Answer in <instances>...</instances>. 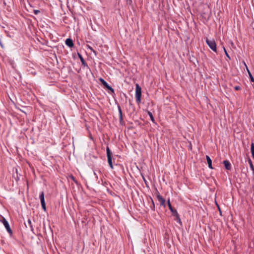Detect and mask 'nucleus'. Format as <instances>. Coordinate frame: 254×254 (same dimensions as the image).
<instances>
[{
	"label": "nucleus",
	"mask_w": 254,
	"mask_h": 254,
	"mask_svg": "<svg viewBox=\"0 0 254 254\" xmlns=\"http://www.w3.org/2000/svg\"><path fill=\"white\" fill-rule=\"evenodd\" d=\"M223 164L227 170H230L231 169V165L229 161L224 160L223 161Z\"/></svg>",
	"instance_id": "8"
},
{
	"label": "nucleus",
	"mask_w": 254,
	"mask_h": 254,
	"mask_svg": "<svg viewBox=\"0 0 254 254\" xmlns=\"http://www.w3.org/2000/svg\"><path fill=\"white\" fill-rule=\"evenodd\" d=\"M65 44L70 48L72 47L74 45L72 40L70 38L66 39Z\"/></svg>",
	"instance_id": "9"
},
{
	"label": "nucleus",
	"mask_w": 254,
	"mask_h": 254,
	"mask_svg": "<svg viewBox=\"0 0 254 254\" xmlns=\"http://www.w3.org/2000/svg\"><path fill=\"white\" fill-rule=\"evenodd\" d=\"M126 2L127 4L130 5L132 3L131 0H126Z\"/></svg>",
	"instance_id": "24"
},
{
	"label": "nucleus",
	"mask_w": 254,
	"mask_h": 254,
	"mask_svg": "<svg viewBox=\"0 0 254 254\" xmlns=\"http://www.w3.org/2000/svg\"><path fill=\"white\" fill-rule=\"evenodd\" d=\"M40 10H38V9H35V10H34V11H33L34 13L35 14H36V15H37V14H38V13H40Z\"/></svg>",
	"instance_id": "23"
},
{
	"label": "nucleus",
	"mask_w": 254,
	"mask_h": 254,
	"mask_svg": "<svg viewBox=\"0 0 254 254\" xmlns=\"http://www.w3.org/2000/svg\"><path fill=\"white\" fill-rule=\"evenodd\" d=\"M167 203H168V207H169V209L170 210V211L172 212L173 215L174 216H178V212L176 209H174L172 207V206L171 204V203H170V199H168Z\"/></svg>",
	"instance_id": "7"
},
{
	"label": "nucleus",
	"mask_w": 254,
	"mask_h": 254,
	"mask_svg": "<svg viewBox=\"0 0 254 254\" xmlns=\"http://www.w3.org/2000/svg\"><path fill=\"white\" fill-rule=\"evenodd\" d=\"M206 42L209 48L214 52H217L216 44L214 40L206 39Z\"/></svg>",
	"instance_id": "2"
},
{
	"label": "nucleus",
	"mask_w": 254,
	"mask_h": 254,
	"mask_svg": "<svg viewBox=\"0 0 254 254\" xmlns=\"http://www.w3.org/2000/svg\"><path fill=\"white\" fill-rule=\"evenodd\" d=\"M79 57H80V59L81 62L82 63V64L84 66H87V64L84 61V60L83 58H82V57L81 55H79Z\"/></svg>",
	"instance_id": "16"
},
{
	"label": "nucleus",
	"mask_w": 254,
	"mask_h": 254,
	"mask_svg": "<svg viewBox=\"0 0 254 254\" xmlns=\"http://www.w3.org/2000/svg\"><path fill=\"white\" fill-rule=\"evenodd\" d=\"M175 217H176V220L177 221V222L181 224H182V222H181V220L180 219V218L179 214L178 213V216H175Z\"/></svg>",
	"instance_id": "19"
},
{
	"label": "nucleus",
	"mask_w": 254,
	"mask_h": 254,
	"mask_svg": "<svg viewBox=\"0 0 254 254\" xmlns=\"http://www.w3.org/2000/svg\"><path fill=\"white\" fill-rule=\"evenodd\" d=\"M100 81L106 88L111 91L112 93H114V89L111 86H110L104 79L100 78Z\"/></svg>",
	"instance_id": "4"
},
{
	"label": "nucleus",
	"mask_w": 254,
	"mask_h": 254,
	"mask_svg": "<svg viewBox=\"0 0 254 254\" xmlns=\"http://www.w3.org/2000/svg\"><path fill=\"white\" fill-rule=\"evenodd\" d=\"M106 152H107V158L112 157V153H111L109 147H107Z\"/></svg>",
	"instance_id": "13"
},
{
	"label": "nucleus",
	"mask_w": 254,
	"mask_h": 254,
	"mask_svg": "<svg viewBox=\"0 0 254 254\" xmlns=\"http://www.w3.org/2000/svg\"><path fill=\"white\" fill-rule=\"evenodd\" d=\"M234 88L236 90H239V89H241V87L239 86H236L234 87Z\"/></svg>",
	"instance_id": "25"
},
{
	"label": "nucleus",
	"mask_w": 254,
	"mask_h": 254,
	"mask_svg": "<svg viewBox=\"0 0 254 254\" xmlns=\"http://www.w3.org/2000/svg\"><path fill=\"white\" fill-rule=\"evenodd\" d=\"M147 113H148V115H149L150 118V120L153 122H154V118L153 117V116L152 115V114L150 112V111H148L147 112Z\"/></svg>",
	"instance_id": "15"
},
{
	"label": "nucleus",
	"mask_w": 254,
	"mask_h": 254,
	"mask_svg": "<svg viewBox=\"0 0 254 254\" xmlns=\"http://www.w3.org/2000/svg\"><path fill=\"white\" fill-rule=\"evenodd\" d=\"M206 160L208 163V167L210 169H213L212 166V160L209 156L208 155L206 156Z\"/></svg>",
	"instance_id": "11"
},
{
	"label": "nucleus",
	"mask_w": 254,
	"mask_h": 254,
	"mask_svg": "<svg viewBox=\"0 0 254 254\" xmlns=\"http://www.w3.org/2000/svg\"><path fill=\"white\" fill-rule=\"evenodd\" d=\"M39 198L41 201V203L42 205V209L46 211V204L45 202V199H44V193L43 191H42L40 193Z\"/></svg>",
	"instance_id": "3"
},
{
	"label": "nucleus",
	"mask_w": 254,
	"mask_h": 254,
	"mask_svg": "<svg viewBox=\"0 0 254 254\" xmlns=\"http://www.w3.org/2000/svg\"><path fill=\"white\" fill-rule=\"evenodd\" d=\"M107 158H108V162L109 163V166H110V167L112 169H113L112 157Z\"/></svg>",
	"instance_id": "14"
},
{
	"label": "nucleus",
	"mask_w": 254,
	"mask_h": 254,
	"mask_svg": "<svg viewBox=\"0 0 254 254\" xmlns=\"http://www.w3.org/2000/svg\"><path fill=\"white\" fill-rule=\"evenodd\" d=\"M244 65H245L246 67V69H247V70L248 72V74H249V75L250 76V80L251 82H254V78L253 77V75H252L251 72L250 71L246 63L245 62H244Z\"/></svg>",
	"instance_id": "10"
},
{
	"label": "nucleus",
	"mask_w": 254,
	"mask_h": 254,
	"mask_svg": "<svg viewBox=\"0 0 254 254\" xmlns=\"http://www.w3.org/2000/svg\"><path fill=\"white\" fill-rule=\"evenodd\" d=\"M151 201L152 202V205L150 206V208L152 209V210L154 211L155 210V204L154 202V201L152 198H150Z\"/></svg>",
	"instance_id": "17"
},
{
	"label": "nucleus",
	"mask_w": 254,
	"mask_h": 254,
	"mask_svg": "<svg viewBox=\"0 0 254 254\" xmlns=\"http://www.w3.org/2000/svg\"><path fill=\"white\" fill-rule=\"evenodd\" d=\"M118 110H119V112L120 120L121 122L123 120V115H122V111L121 108L120 106H118Z\"/></svg>",
	"instance_id": "12"
},
{
	"label": "nucleus",
	"mask_w": 254,
	"mask_h": 254,
	"mask_svg": "<svg viewBox=\"0 0 254 254\" xmlns=\"http://www.w3.org/2000/svg\"><path fill=\"white\" fill-rule=\"evenodd\" d=\"M2 223H3V225L4 226L5 229L7 231V232L10 234H11L12 233V232L10 228L9 225L7 221L5 218H3V220H2Z\"/></svg>",
	"instance_id": "6"
},
{
	"label": "nucleus",
	"mask_w": 254,
	"mask_h": 254,
	"mask_svg": "<svg viewBox=\"0 0 254 254\" xmlns=\"http://www.w3.org/2000/svg\"><path fill=\"white\" fill-rule=\"evenodd\" d=\"M251 150L252 154L254 153V143L252 142L251 145Z\"/></svg>",
	"instance_id": "18"
},
{
	"label": "nucleus",
	"mask_w": 254,
	"mask_h": 254,
	"mask_svg": "<svg viewBox=\"0 0 254 254\" xmlns=\"http://www.w3.org/2000/svg\"><path fill=\"white\" fill-rule=\"evenodd\" d=\"M27 222H28V224H29V226L30 227V228H32V222H31V221L30 219H29L27 221Z\"/></svg>",
	"instance_id": "22"
},
{
	"label": "nucleus",
	"mask_w": 254,
	"mask_h": 254,
	"mask_svg": "<svg viewBox=\"0 0 254 254\" xmlns=\"http://www.w3.org/2000/svg\"><path fill=\"white\" fill-rule=\"evenodd\" d=\"M71 179H72L74 182H76V181H75V178H74V177L73 176H71Z\"/></svg>",
	"instance_id": "26"
},
{
	"label": "nucleus",
	"mask_w": 254,
	"mask_h": 254,
	"mask_svg": "<svg viewBox=\"0 0 254 254\" xmlns=\"http://www.w3.org/2000/svg\"><path fill=\"white\" fill-rule=\"evenodd\" d=\"M252 155L253 158H254V153L252 154Z\"/></svg>",
	"instance_id": "27"
},
{
	"label": "nucleus",
	"mask_w": 254,
	"mask_h": 254,
	"mask_svg": "<svg viewBox=\"0 0 254 254\" xmlns=\"http://www.w3.org/2000/svg\"><path fill=\"white\" fill-rule=\"evenodd\" d=\"M87 47L88 49H90L91 52H93L95 54H96V51L89 45H87Z\"/></svg>",
	"instance_id": "20"
},
{
	"label": "nucleus",
	"mask_w": 254,
	"mask_h": 254,
	"mask_svg": "<svg viewBox=\"0 0 254 254\" xmlns=\"http://www.w3.org/2000/svg\"><path fill=\"white\" fill-rule=\"evenodd\" d=\"M156 197L160 202V206H165V199L161 196L158 191L156 192Z\"/></svg>",
	"instance_id": "5"
},
{
	"label": "nucleus",
	"mask_w": 254,
	"mask_h": 254,
	"mask_svg": "<svg viewBox=\"0 0 254 254\" xmlns=\"http://www.w3.org/2000/svg\"><path fill=\"white\" fill-rule=\"evenodd\" d=\"M141 88L138 84L135 86V98L137 104H139L141 102Z\"/></svg>",
	"instance_id": "1"
},
{
	"label": "nucleus",
	"mask_w": 254,
	"mask_h": 254,
	"mask_svg": "<svg viewBox=\"0 0 254 254\" xmlns=\"http://www.w3.org/2000/svg\"><path fill=\"white\" fill-rule=\"evenodd\" d=\"M223 49H224V51L225 52V55L227 56V57H228L229 58V59H230V57L229 55H228L226 49L224 47H223Z\"/></svg>",
	"instance_id": "21"
}]
</instances>
